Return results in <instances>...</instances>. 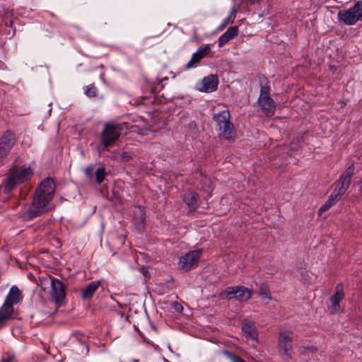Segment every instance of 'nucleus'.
Segmentation results:
<instances>
[{"label": "nucleus", "instance_id": "nucleus-29", "mask_svg": "<svg viewBox=\"0 0 362 362\" xmlns=\"http://www.w3.org/2000/svg\"><path fill=\"white\" fill-rule=\"evenodd\" d=\"M107 173L104 168H99L95 171V180L98 185H100L105 180Z\"/></svg>", "mask_w": 362, "mask_h": 362}, {"label": "nucleus", "instance_id": "nucleus-32", "mask_svg": "<svg viewBox=\"0 0 362 362\" xmlns=\"http://www.w3.org/2000/svg\"><path fill=\"white\" fill-rule=\"evenodd\" d=\"M300 147V139H297L296 141L292 142L290 144V148L292 151H298Z\"/></svg>", "mask_w": 362, "mask_h": 362}, {"label": "nucleus", "instance_id": "nucleus-5", "mask_svg": "<svg viewBox=\"0 0 362 362\" xmlns=\"http://www.w3.org/2000/svg\"><path fill=\"white\" fill-rule=\"evenodd\" d=\"M121 124H105L101 132V143L105 148L112 146L121 135Z\"/></svg>", "mask_w": 362, "mask_h": 362}, {"label": "nucleus", "instance_id": "nucleus-14", "mask_svg": "<svg viewBox=\"0 0 362 362\" xmlns=\"http://www.w3.org/2000/svg\"><path fill=\"white\" fill-rule=\"evenodd\" d=\"M344 298L341 285H338L336 293L330 297V309L332 313H337L340 311L341 308L339 302Z\"/></svg>", "mask_w": 362, "mask_h": 362}, {"label": "nucleus", "instance_id": "nucleus-31", "mask_svg": "<svg viewBox=\"0 0 362 362\" xmlns=\"http://www.w3.org/2000/svg\"><path fill=\"white\" fill-rule=\"evenodd\" d=\"M84 173L88 178L92 179L93 177V165L87 166L84 169Z\"/></svg>", "mask_w": 362, "mask_h": 362}, {"label": "nucleus", "instance_id": "nucleus-11", "mask_svg": "<svg viewBox=\"0 0 362 362\" xmlns=\"http://www.w3.org/2000/svg\"><path fill=\"white\" fill-rule=\"evenodd\" d=\"M258 106L263 113L267 115L272 109V99L270 98V88L269 86H263L261 81L260 94L258 98Z\"/></svg>", "mask_w": 362, "mask_h": 362}, {"label": "nucleus", "instance_id": "nucleus-25", "mask_svg": "<svg viewBox=\"0 0 362 362\" xmlns=\"http://www.w3.org/2000/svg\"><path fill=\"white\" fill-rule=\"evenodd\" d=\"M259 295L262 299H266L267 300L271 299L270 288L267 284L263 283L261 284L259 289Z\"/></svg>", "mask_w": 362, "mask_h": 362}, {"label": "nucleus", "instance_id": "nucleus-13", "mask_svg": "<svg viewBox=\"0 0 362 362\" xmlns=\"http://www.w3.org/2000/svg\"><path fill=\"white\" fill-rule=\"evenodd\" d=\"M210 51L211 47L209 44L200 47L196 52L192 54L191 59L189 61L186 66V68L191 69L194 67L197 63H199L203 58L207 56Z\"/></svg>", "mask_w": 362, "mask_h": 362}, {"label": "nucleus", "instance_id": "nucleus-35", "mask_svg": "<svg viewBox=\"0 0 362 362\" xmlns=\"http://www.w3.org/2000/svg\"><path fill=\"white\" fill-rule=\"evenodd\" d=\"M134 327L135 330H136V332H138V333L141 336V335H142V333L139 331V329H138V327H137L136 325H134Z\"/></svg>", "mask_w": 362, "mask_h": 362}, {"label": "nucleus", "instance_id": "nucleus-23", "mask_svg": "<svg viewBox=\"0 0 362 362\" xmlns=\"http://www.w3.org/2000/svg\"><path fill=\"white\" fill-rule=\"evenodd\" d=\"M242 331L245 333V336L250 337L252 339H256L257 333L256 329L252 324H244L242 327Z\"/></svg>", "mask_w": 362, "mask_h": 362}, {"label": "nucleus", "instance_id": "nucleus-37", "mask_svg": "<svg viewBox=\"0 0 362 362\" xmlns=\"http://www.w3.org/2000/svg\"><path fill=\"white\" fill-rule=\"evenodd\" d=\"M179 305L180 308L181 310H182V306L181 305Z\"/></svg>", "mask_w": 362, "mask_h": 362}, {"label": "nucleus", "instance_id": "nucleus-3", "mask_svg": "<svg viewBox=\"0 0 362 362\" xmlns=\"http://www.w3.org/2000/svg\"><path fill=\"white\" fill-rule=\"evenodd\" d=\"M212 119L216 123V130L218 132L220 139H223L229 142L235 140L236 130L233 124L230 122V115L228 110H224L213 115Z\"/></svg>", "mask_w": 362, "mask_h": 362}, {"label": "nucleus", "instance_id": "nucleus-34", "mask_svg": "<svg viewBox=\"0 0 362 362\" xmlns=\"http://www.w3.org/2000/svg\"><path fill=\"white\" fill-rule=\"evenodd\" d=\"M140 272L145 276L148 274V269L145 267H142L139 269Z\"/></svg>", "mask_w": 362, "mask_h": 362}, {"label": "nucleus", "instance_id": "nucleus-16", "mask_svg": "<svg viewBox=\"0 0 362 362\" xmlns=\"http://www.w3.org/2000/svg\"><path fill=\"white\" fill-rule=\"evenodd\" d=\"M238 35V28L237 26H231L220 36L218 38V45L222 46L227 43L228 41L234 38Z\"/></svg>", "mask_w": 362, "mask_h": 362}, {"label": "nucleus", "instance_id": "nucleus-20", "mask_svg": "<svg viewBox=\"0 0 362 362\" xmlns=\"http://www.w3.org/2000/svg\"><path fill=\"white\" fill-rule=\"evenodd\" d=\"M350 184L347 183V182H344L339 179V180L336 182L335 188L332 192L333 195H336L338 199H341L342 195L345 194Z\"/></svg>", "mask_w": 362, "mask_h": 362}, {"label": "nucleus", "instance_id": "nucleus-17", "mask_svg": "<svg viewBox=\"0 0 362 362\" xmlns=\"http://www.w3.org/2000/svg\"><path fill=\"white\" fill-rule=\"evenodd\" d=\"M183 202L191 209H195L197 207L199 195L195 192H186L182 197Z\"/></svg>", "mask_w": 362, "mask_h": 362}, {"label": "nucleus", "instance_id": "nucleus-19", "mask_svg": "<svg viewBox=\"0 0 362 362\" xmlns=\"http://www.w3.org/2000/svg\"><path fill=\"white\" fill-rule=\"evenodd\" d=\"M14 311L13 306L7 303L4 304L0 308V323L11 318Z\"/></svg>", "mask_w": 362, "mask_h": 362}, {"label": "nucleus", "instance_id": "nucleus-4", "mask_svg": "<svg viewBox=\"0 0 362 362\" xmlns=\"http://www.w3.org/2000/svg\"><path fill=\"white\" fill-rule=\"evenodd\" d=\"M362 18V1H358L347 9L340 10L337 13L339 22L346 25H355Z\"/></svg>", "mask_w": 362, "mask_h": 362}, {"label": "nucleus", "instance_id": "nucleus-26", "mask_svg": "<svg viewBox=\"0 0 362 362\" xmlns=\"http://www.w3.org/2000/svg\"><path fill=\"white\" fill-rule=\"evenodd\" d=\"M354 173V165H349L347 169L345 170V172L341 175L340 180L347 182V183H351V177Z\"/></svg>", "mask_w": 362, "mask_h": 362}, {"label": "nucleus", "instance_id": "nucleus-7", "mask_svg": "<svg viewBox=\"0 0 362 362\" xmlns=\"http://www.w3.org/2000/svg\"><path fill=\"white\" fill-rule=\"evenodd\" d=\"M16 141L15 134L9 130L5 132L0 138V164L7 158Z\"/></svg>", "mask_w": 362, "mask_h": 362}, {"label": "nucleus", "instance_id": "nucleus-1", "mask_svg": "<svg viewBox=\"0 0 362 362\" xmlns=\"http://www.w3.org/2000/svg\"><path fill=\"white\" fill-rule=\"evenodd\" d=\"M55 184L54 180L47 177L36 189L32 204L23 207L17 214L22 221H30L42 216L52 209L50 202L54 197Z\"/></svg>", "mask_w": 362, "mask_h": 362}, {"label": "nucleus", "instance_id": "nucleus-15", "mask_svg": "<svg viewBox=\"0 0 362 362\" xmlns=\"http://www.w3.org/2000/svg\"><path fill=\"white\" fill-rule=\"evenodd\" d=\"M100 285V281H93L81 289V297L82 300H86L92 298L96 291L98 289Z\"/></svg>", "mask_w": 362, "mask_h": 362}, {"label": "nucleus", "instance_id": "nucleus-9", "mask_svg": "<svg viewBox=\"0 0 362 362\" xmlns=\"http://www.w3.org/2000/svg\"><path fill=\"white\" fill-rule=\"evenodd\" d=\"M226 298H235L239 301H246L252 297V291L243 286H228L225 290Z\"/></svg>", "mask_w": 362, "mask_h": 362}, {"label": "nucleus", "instance_id": "nucleus-21", "mask_svg": "<svg viewBox=\"0 0 362 362\" xmlns=\"http://www.w3.org/2000/svg\"><path fill=\"white\" fill-rule=\"evenodd\" d=\"M339 200L340 199H338L336 195L331 194L326 202L319 209L318 215L321 216L325 211L334 206Z\"/></svg>", "mask_w": 362, "mask_h": 362}, {"label": "nucleus", "instance_id": "nucleus-12", "mask_svg": "<svg viewBox=\"0 0 362 362\" xmlns=\"http://www.w3.org/2000/svg\"><path fill=\"white\" fill-rule=\"evenodd\" d=\"M218 78L217 75H209L205 76L202 81L201 91L205 93H211L215 91L218 85Z\"/></svg>", "mask_w": 362, "mask_h": 362}, {"label": "nucleus", "instance_id": "nucleus-27", "mask_svg": "<svg viewBox=\"0 0 362 362\" xmlns=\"http://www.w3.org/2000/svg\"><path fill=\"white\" fill-rule=\"evenodd\" d=\"M135 216H136V220L141 224H144L146 221V212L144 208L141 206H137V211L134 212Z\"/></svg>", "mask_w": 362, "mask_h": 362}, {"label": "nucleus", "instance_id": "nucleus-10", "mask_svg": "<svg viewBox=\"0 0 362 362\" xmlns=\"http://www.w3.org/2000/svg\"><path fill=\"white\" fill-rule=\"evenodd\" d=\"M49 278L51 281V298L54 300L56 304H61L66 297L65 286L59 279L52 276H49Z\"/></svg>", "mask_w": 362, "mask_h": 362}, {"label": "nucleus", "instance_id": "nucleus-6", "mask_svg": "<svg viewBox=\"0 0 362 362\" xmlns=\"http://www.w3.org/2000/svg\"><path fill=\"white\" fill-rule=\"evenodd\" d=\"M293 335V332L286 329H281L279 331V351L286 360L291 358Z\"/></svg>", "mask_w": 362, "mask_h": 362}, {"label": "nucleus", "instance_id": "nucleus-22", "mask_svg": "<svg viewBox=\"0 0 362 362\" xmlns=\"http://www.w3.org/2000/svg\"><path fill=\"white\" fill-rule=\"evenodd\" d=\"M168 81V77H164L161 80L156 79V81L152 82L151 83H150L148 85L151 92L152 93H156L160 91L164 88V86H165L164 83H165Z\"/></svg>", "mask_w": 362, "mask_h": 362}, {"label": "nucleus", "instance_id": "nucleus-2", "mask_svg": "<svg viewBox=\"0 0 362 362\" xmlns=\"http://www.w3.org/2000/svg\"><path fill=\"white\" fill-rule=\"evenodd\" d=\"M33 171L30 167L15 166L8 171V175L0 185V191L5 194L11 192L17 186L28 181Z\"/></svg>", "mask_w": 362, "mask_h": 362}, {"label": "nucleus", "instance_id": "nucleus-36", "mask_svg": "<svg viewBox=\"0 0 362 362\" xmlns=\"http://www.w3.org/2000/svg\"><path fill=\"white\" fill-rule=\"evenodd\" d=\"M358 186L361 190H362V179L358 182Z\"/></svg>", "mask_w": 362, "mask_h": 362}, {"label": "nucleus", "instance_id": "nucleus-33", "mask_svg": "<svg viewBox=\"0 0 362 362\" xmlns=\"http://www.w3.org/2000/svg\"><path fill=\"white\" fill-rule=\"evenodd\" d=\"M120 156H121L122 159L124 161H128L132 158V157L129 155V153L125 151L122 152L121 153Z\"/></svg>", "mask_w": 362, "mask_h": 362}, {"label": "nucleus", "instance_id": "nucleus-28", "mask_svg": "<svg viewBox=\"0 0 362 362\" xmlns=\"http://www.w3.org/2000/svg\"><path fill=\"white\" fill-rule=\"evenodd\" d=\"M84 93L88 98H95L97 96L98 90L94 85H88L85 86L84 88Z\"/></svg>", "mask_w": 362, "mask_h": 362}, {"label": "nucleus", "instance_id": "nucleus-8", "mask_svg": "<svg viewBox=\"0 0 362 362\" xmlns=\"http://www.w3.org/2000/svg\"><path fill=\"white\" fill-rule=\"evenodd\" d=\"M202 250L197 249L190 251L180 257L178 262L179 268L184 271H189L196 267L200 259Z\"/></svg>", "mask_w": 362, "mask_h": 362}, {"label": "nucleus", "instance_id": "nucleus-30", "mask_svg": "<svg viewBox=\"0 0 362 362\" xmlns=\"http://www.w3.org/2000/svg\"><path fill=\"white\" fill-rule=\"evenodd\" d=\"M223 354L228 359L230 360L231 362H245L240 356L235 355L230 351H224Z\"/></svg>", "mask_w": 362, "mask_h": 362}, {"label": "nucleus", "instance_id": "nucleus-18", "mask_svg": "<svg viewBox=\"0 0 362 362\" xmlns=\"http://www.w3.org/2000/svg\"><path fill=\"white\" fill-rule=\"evenodd\" d=\"M21 291L16 286H13L5 299L4 303H7L13 306L14 304H17L21 300Z\"/></svg>", "mask_w": 362, "mask_h": 362}, {"label": "nucleus", "instance_id": "nucleus-24", "mask_svg": "<svg viewBox=\"0 0 362 362\" xmlns=\"http://www.w3.org/2000/svg\"><path fill=\"white\" fill-rule=\"evenodd\" d=\"M237 8H235V6L232 7L230 11L229 16L227 18H224L222 23H221L219 26L220 29L225 28L228 24L230 23H232L234 19L235 18Z\"/></svg>", "mask_w": 362, "mask_h": 362}]
</instances>
